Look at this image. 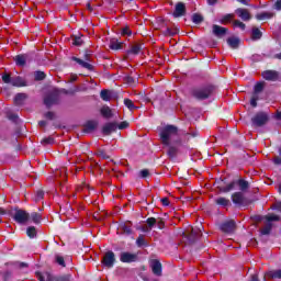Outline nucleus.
I'll return each mask as SVG.
<instances>
[{"label":"nucleus","mask_w":281,"mask_h":281,"mask_svg":"<svg viewBox=\"0 0 281 281\" xmlns=\"http://www.w3.org/2000/svg\"><path fill=\"white\" fill-rule=\"evenodd\" d=\"M124 104L130 111H133V109H137L135 106V103H133V100L131 99H124Z\"/></svg>","instance_id":"obj_51"},{"label":"nucleus","mask_w":281,"mask_h":281,"mask_svg":"<svg viewBox=\"0 0 281 281\" xmlns=\"http://www.w3.org/2000/svg\"><path fill=\"white\" fill-rule=\"evenodd\" d=\"M98 128V121L89 120L83 124V133H93Z\"/></svg>","instance_id":"obj_25"},{"label":"nucleus","mask_w":281,"mask_h":281,"mask_svg":"<svg viewBox=\"0 0 281 281\" xmlns=\"http://www.w3.org/2000/svg\"><path fill=\"white\" fill-rule=\"evenodd\" d=\"M265 91V81H259L254 87V95H258V93H262Z\"/></svg>","instance_id":"obj_38"},{"label":"nucleus","mask_w":281,"mask_h":281,"mask_svg":"<svg viewBox=\"0 0 281 281\" xmlns=\"http://www.w3.org/2000/svg\"><path fill=\"white\" fill-rule=\"evenodd\" d=\"M2 82H4V85H11V87H18V88L27 87V80H25V78L21 76L12 77L8 72H4L2 75Z\"/></svg>","instance_id":"obj_5"},{"label":"nucleus","mask_w":281,"mask_h":281,"mask_svg":"<svg viewBox=\"0 0 281 281\" xmlns=\"http://www.w3.org/2000/svg\"><path fill=\"white\" fill-rule=\"evenodd\" d=\"M88 218H93L94 221H104L109 213H100V212H89L87 213Z\"/></svg>","instance_id":"obj_29"},{"label":"nucleus","mask_w":281,"mask_h":281,"mask_svg":"<svg viewBox=\"0 0 281 281\" xmlns=\"http://www.w3.org/2000/svg\"><path fill=\"white\" fill-rule=\"evenodd\" d=\"M130 123L127 121H123L120 124H117L119 131H124V128H128Z\"/></svg>","instance_id":"obj_59"},{"label":"nucleus","mask_w":281,"mask_h":281,"mask_svg":"<svg viewBox=\"0 0 281 281\" xmlns=\"http://www.w3.org/2000/svg\"><path fill=\"white\" fill-rule=\"evenodd\" d=\"M233 25H234V27H239V30H243V31H245L247 29V25L244 22H241L240 20L233 21Z\"/></svg>","instance_id":"obj_50"},{"label":"nucleus","mask_w":281,"mask_h":281,"mask_svg":"<svg viewBox=\"0 0 281 281\" xmlns=\"http://www.w3.org/2000/svg\"><path fill=\"white\" fill-rule=\"evenodd\" d=\"M55 262L59 265V267H67V263H65V257L60 255H55Z\"/></svg>","instance_id":"obj_49"},{"label":"nucleus","mask_w":281,"mask_h":281,"mask_svg":"<svg viewBox=\"0 0 281 281\" xmlns=\"http://www.w3.org/2000/svg\"><path fill=\"white\" fill-rule=\"evenodd\" d=\"M269 123V114L267 112H257L251 117V124L256 128H261V126H266Z\"/></svg>","instance_id":"obj_9"},{"label":"nucleus","mask_w":281,"mask_h":281,"mask_svg":"<svg viewBox=\"0 0 281 281\" xmlns=\"http://www.w3.org/2000/svg\"><path fill=\"white\" fill-rule=\"evenodd\" d=\"M235 16L236 15H234L233 13H228V14L223 15L220 19L221 25H227V24L232 23V21H234Z\"/></svg>","instance_id":"obj_35"},{"label":"nucleus","mask_w":281,"mask_h":281,"mask_svg":"<svg viewBox=\"0 0 281 281\" xmlns=\"http://www.w3.org/2000/svg\"><path fill=\"white\" fill-rule=\"evenodd\" d=\"M263 80H268L269 82H277L280 79V72L277 70H265L261 72Z\"/></svg>","instance_id":"obj_16"},{"label":"nucleus","mask_w":281,"mask_h":281,"mask_svg":"<svg viewBox=\"0 0 281 281\" xmlns=\"http://www.w3.org/2000/svg\"><path fill=\"white\" fill-rule=\"evenodd\" d=\"M164 36H177V34H179V29L176 27H167L164 32H162Z\"/></svg>","instance_id":"obj_37"},{"label":"nucleus","mask_w":281,"mask_h":281,"mask_svg":"<svg viewBox=\"0 0 281 281\" xmlns=\"http://www.w3.org/2000/svg\"><path fill=\"white\" fill-rule=\"evenodd\" d=\"M142 49H144V44L136 43V44L132 45L131 48L127 50V55L128 56H137V55H139V52H142Z\"/></svg>","instance_id":"obj_27"},{"label":"nucleus","mask_w":281,"mask_h":281,"mask_svg":"<svg viewBox=\"0 0 281 281\" xmlns=\"http://www.w3.org/2000/svg\"><path fill=\"white\" fill-rule=\"evenodd\" d=\"M120 260L124 263L130 265L131 262H137L139 260V257H137V254H132L128 251H123L120 255Z\"/></svg>","instance_id":"obj_15"},{"label":"nucleus","mask_w":281,"mask_h":281,"mask_svg":"<svg viewBox=\"0 0 281 281\" xmlns=\"http://www.w3.org/2000/svg\"><path fill=\"white\" fill-rule=\"evenodd\" d=\"M83 43L85 42L80 36H75V38L72 40V45H75L76 47H80Z\"/></svg>","instance_id":"obj_55"},{"label":"nucleus","mask_w":281,"mask_h":281,"mask_svg":"<svg viewBox=\"0 0 281 281\" xmlns=\"http://www.w3.org/2000/svg\"><path fill=\"white\" fill-rule=\"evenodd\" d=\"M254 223H262L263 227L260 229V236H269L273 231V227L281 221V216L276 213H268L267 215H251Z\"/></svg>","instance_id":"obj_2"},{"label":"nucleus","mask_w":281,"mask_h":281,"mask_svg":"<svg viewBox=\"0 0 281 281\" xmlns=\"http://www.w3.org/2000/svg\"><path fill=\"white\" fill-rule=\"evenodd\" d=\"M203 236V224H200V226L188 228L183 233V238H187L188 243L190 245L196 243L199 238Z\"/></svg>","instance_id":"obj_4"},{"label":"nucleus","mask_w":281,"mask_h":281,"mask_svg":"<svg viewBox=\"0 0 281 281\" xmlns=\"http://www.w3.org/2000/svg\"><path fill=\"white\" fill-rule=\"evenodd\" d=\"M273 16H276L273 12H261L257 13L255 19H257V21H268L269 19H273Z\"/></svg>","instance_id":"obj_31"},{"label":"nucleus","mask_w":281,"mask_h":281,"mask_svg":"<svg viewBox=\"0 0 281 281\" xmlns=\"http://www.w3.org/2000/svg\"><path fill=\"white\" fill-rule=\"evenodd\" d=\"M138 177L140 179H148V177H150V170H148V169L140 170L138 173Z\"/></svg>","instance_id":"obj_53"},{"label":"nucleus","mask_w":281,"mask_h":281,"mask_svg":"<svg viewBox=\"0 0 281 281\" xmlns=\"http://www.w3.org/2000/svg\"><path fill=\"white\" fill-rule=\"evenodd\" d=\"M270 210H276L277 212H281V201L274 202L271 206Z\"/></svg>","instance_id":"obj_58"},{"label":"nucleus","mask_w":281,"mask_h":281,"mask_svg":"<svg viewBox=\"0 0 281 281\" xmlns=\"http://www.w3.org/2000/svg\"><path fill=\"white\" fill-rule=\"evenodd\" d=\"M54 142V137L52 136L42 139V144H44V146L52 145Z\"/></svg>","instance_id":"obj_57"},{"label":"nucleus","mask_w":281,"mask_h":281,"mask_svg":"<svg viewBox=\"0 0 281 281\" xmlns=\"http://www.w3.org/2000/svg\"><path fill=\"white\" fill-rule=\"evenodd\" d=\"M236 186H237L236 180H233L227 186H220L217 188L220 192H222L223 194H227V192H232V190H235Z\"/></svg>","instance_id":"obj_28"},{"label":"nucleus","mask_w":281,"mask_h":281,"mask_svg":"<svg viewBox=\"0 0 281 281\" xmlns=\"http://www.w3.org/2000/svg\"><path fill=\"white\" fill-rule=\"evenodd\" d=\"M7 119L10 120V122H13V124H18V122H19V114L12 113V112H8L7 113Z\"/></svg>","instance_id":"obj_46"},{"label":"nucleus","mask_w":281,"mask_h":281,"mask_svg":"<svg viewBox=\"0 0 281 281\" xmlns=\"http://www.w3.org/2000/svg\"><path fill=\"white\" fill-rule=\"evenodd\" d=\"M26 100H27V93L19 92L15 94L13 102H14L15 106H23L25 104Z\"/></svg>","instance_id":"obj_24"},{"label":"nucleus","mask_w":281,"mask_h":281,"mask_svg":"<svg viewBox=\"0 0 281 281\" xmlns=\"http://www.w3.org/2000/svg\"><path fill=\"white\" fill-rule=\"evenodd\" d=\"M231 199L235 207H247V205L251 204V201L247 199L243 192L233 193Z\"/></svg>","instance_id":"obj_11"},{"label":"nucleus","mask_w":281,"mask_h":281,"mask_svg":"<svg viewBox=\"0 0 281 281\" xmlns=\"http://www.w3.org/2000/svg\"><path fill=\"white\" fill-rule=\"evenodd\" d=\"M45 199V191L43 190H37L35 194L33 195V201L35 203H38L40 201H43Z\"/></svg>","instance_id":"obj_41"},{"label":"nucleus","mask_w":281,"mask_h":281,"mask_svg":"<svg viewBox=\"0 0 281 281\" xmlns=\"http://www.w3.org/2000/svg\"><path fill=\"white\" fill-rule=\"evenodd\" d=\"M155 223H157V220L155 217L147 218L148 227H154Z\"/></svg>","instance_id":"obj_61"},{"label":"nucleus","mask_w":281,"mask_h":281,"mask_svg":"<svg viewBox=\"0 0 281 281\" xmlns=\"http://www.w3.org/2000/svg\"><path fill=\"white\" fill-rule=\"evenodd\" d=\"M237 186L239 187V190H241V192H245V190H249V182L244 180V179H239L236 181Z\"/></svg>","instance_id":"obj_40"},{"label":"nucleus","mask_w":281,"mask_h":281,"mask_svg":"<svg viewBox=\"0 0 281 281\" xmlns=\"http://www.w3.org/2000/svg\"><path fill=\"white\" fill-rule=\"evenodd\" d=\"M227 45L231 49H238L240 47V38L238 37H228Z\"/></svg>","instance_id":"obj_33"},{"label":"nucleus","mask_w":281,"mask_h":281,"mask_svg":"<svg viewBox=\"0 0 281 281\" xmlns=\"http://www.w3.org/2000/svg\"><path fill=\"white\" fill-rule=\"evenodd\" d=\"M204 19L203 15H201V13H193L192 15V23H194L195 25H201V23H203Z\"/></svg>","instance_id":"obj_44"},{"label":"nucleus","mask_w":281,"mask_h":281,"mask_svg":"<svg viewBox=\"0 0 281 281\" xmlns=\"http://www.w3.org/2000/svg\"><path fill=\"white\" fill-rule=\"evenodd\" d=\"M115 131H117V123L115 122L105 123L102 127L103 135H111V133H115Z\"/></svg>","instance_id":"obj_22"},{"label":"nucleus","mask_w":281,"mask_h":281,"mask_svg":"<svg viewBox=\"0 0 281 281\" xmlns=\"http://www.w3.org/2000/svg\"><path fill=\"white\" fill-rule=\"evenodd\" d=\"M100 98L103 100V102H109L111 100V94L109 93V90H101Z\"/></svg>","instance_id":"obj_48"},{"label":"nucleus","mask_w":281,"mask_h":281,"mask_svg":"<svg viewBox=\"0 0 281 281\" xmlns=\"http://www.w3.org/2000/svg\"><path fill=\"white\" fill-rule=\"evenodd\" d=\"M91 56H93V52L86 49L83 54L85 60L78 58V57H72L71 60L80 65L83 69H88V71H94L93 65L89 64L91 63Z\"/></svg>","instance_id":"obj_6"},{"label":"nucleus","mask_w":281,"mask_h":281,"mask_svg":"<svg viewBox=\"0 0 281 281\" xmlns=\"http://www.w3.org/2000/svg\"><path fill=\"white\" fill-rule=\"evenodd\" d=\"M137 247H148V243L144 239V235H139L136 239Z\"/></svg>","instance_id":"obj_47"},{"label":"nucleus","mask_w":281,"mask_h":281,"mask_svg":"<svg viewBox=\"0 0 281 281\" xmlns=\"http://www.w3.org/2000/svg\"><path fill=\"white\" fill-rule=\"evenodd\" d=\"M101 263L108 269H113L115 265V252L112 250L106 251L101 260Z\"/></svg>","instance_id":"obj_14"},{"label":"nucleus","mask_w":281,"mask_h":281,"mask_svg":"<svg viewBox=\"0 0 281 281\" xmlns=\"http://www.w3.org/2000/svg\"><path fill=\"white\" fill-rule=\"evenodd\" d=\"M267 278H270V280H281V269L270 270L266 272L263 277V281H267Z\"/></svg>","instance_id":"obj_26"},{"label":"nucleus","mask_w":281,"mask_h":281,"mask_svg":"<svg viewBox=\"0 0 281 281\" xmlns=\"http://www.w3.org/2000/svg\"><path fill=\"white\" fill-rule=\"evenodd\" d=\"M164 146L168 147L167 155L169 159H177V156L179 155V146H183V139L178 137L177 139L172 140V143H169V145Z\"/></svg>","instance_id":"obj_8"},{"label":"nucleus","mask_w":281,"mask_h":281,"mask_svg":"<svg viewBox=\"0 0 281 281\" xmlns=\"http://www.w3.org/2000/svg\"><path fill=\"white\" fill-rule=\"evenodd\" d=\"M213 35L217 38H223V36H226V34L229 32V29L225 26H221L218 24H213L212 26Z\"/></svg>","instance_id":"obj_18"},{"label":"nucleus","mask_w":281,"mask_h":281,"mask_svg":"<svg viewBox=\"0 0 281 281\" xmlns=\"http://www.w3.org/2000/svg\"><path fill=\"white\" fill-rule=\"evenodd\" d=\"M274 10L281 11V0L274 2Z\"/></svg>","instance_id":"obj_63"},{"label":"nucleus","mask_w":281,"mask_h":281,"mask_svg":"<svg viewBox=\"0 0 281 281\" xmlns=\"http://www.w3.org/2000/svg\"><path fill=\"white\" fill-rule=\"evenodd\" d=\"M98 156L101 157V159H111V156H109L104 149H99Z\"/></svg>","instance_id":"obj_56"},{"label":"nucleus","mask_w":281,"mask_h":281,"mask_svg":"<svg viewBox=\"0 0 281 281\" xmlns=\"http://www.w3.org/2000/svg\"><path fill=\"white\" fill-rule=\"evenodd\" d=\"M122 45H124V43L120 42V40L117 38H111L110 43H109V47L113 50V52H117L120 49H122Z\"/></svg>","instance_id":"obj_30"},{"label":"nucleus","mask_w":281,"mask_h":281,"mask_svg":"<svg viewBox=\"0 0 281 281\" xmlns=\"http://www.w3.org/2000/svg\"><path fill=\"white\" fill-rule=\"evenodd\" d=\"M30 221L35 223V225H38L41 221H43V215H41V213H32L30 214Z\"/></svg>","instance_id":"obj_39"},{"label":"nucleus","mask_w":281,"mask_h":281,"mask_svg":"<svg viewBox=\"0 0 281 281\" xmlns=\"http://www.w3.org/2000/svg\"><path fill=\"white\" fill-rule=\"evenodd\" d=\"M60 102V94L58 92H50L44 98V104L46 109H52L54 104H59Z\"/></svg>","instance_id":"obj_13"},{"label":"nucleus","mask_w":281,"mask_h":281,"mask_svg":"<svg viewBox=\"0 0 281 281\" xmlns=\"http://www.w3.org/2000/svg\"><path fill=\"white\" fill-rule=\"evenodd\" d=\"M216 205H220L221 207H232V202L227 198H217L215 200Z\"/></svg>","instance_id":"obj_34"},{"label":"nucleus","mask_w":281,"mask_h":281,"mask_svg":"<svg viewBox=\"0 0 281 281\" xmlns=\"http://www.w3.org/2000/svg\"><path fill=\"white\" fill-rule=\"evenodd\" d=\"M133 222L127 221L120 224V229L125 236H133Z\"/></svg>","instance_id":"obj_21"},{"label":"nucleus","mask_w":281,"mask_h":281,"mask_svg":"<svg viewBox=\"0 0 281 281\" xmlns=\"http://www.w3.org/2000/svg\"><path fill=\"white\" fill-rule=\"evenodd\" d=\"M258 100H259L258 94H252L250 99V106H252V109H256V106H258Z\"/></svg>","instance_id":"obj_54"},{"label":"nucleus","mask_w":281,"mask_h":281,"mask_svg":"<svg viewBox=\"0 0 281 281\" xmlns=\"http://www.w3.org/2000/svg\"><path fill=\"white\" fill-rule=\"evenodd\" d=\"M100 113L105 120H111V117H113V110H111L109 105H103L100 109Z\"/></svg>","instance_id":"obj_32"},{"label":"nucleus","mask_w":281,"mask_h":281,"mask_svg":"<svg viewBox=\"0 0 281 281\" xmlns=\"http://www.w3.org/2000/svg\"><path fill=\"white\" fill-rule=\"evenodd\" d=\"M212 93H214V86L210 85L191 90L192 98L199 101L209 100V98H212Z\"/></svg>","instance_id":"obj_3"},{"label":"nucleus","mask_w":281,"mask_h":281,"mask_svg":"<svg viewBox=\"0 0 281 281\" xmlns=\"http://www.w3.org/2000/svg\"><path fill=\"white\" fill-rule=\"evenodd\" d=\"M121 35H122V36H133V31H131V27L124 26V27L121 30Z\"/></svg>","instance_id":"obj_52"},{"label":"nucleus","mask_w":281,"mask_h":281,"mask_svg":"<svg viewBox=\"0 0 281 281\" xmlns=\"http://www.w3.org/2000/svg\"><path fill=\"white\" fill-rule=\"evenodd\" d=\"M56 214V216H57V218H60V221H66V218H68V221H71V212H67V213H61L60 214V212H56L55 213Z\"/></svg>","instance_id":"obj_45"},{"label":"nucleus","mask_w":281,"mask_h":281,"mask_svg":"<svg viewBox=\"0 0 281 281\" xmlns=\"http://www.w3.org/2000/svg\"><path fill=\"white\" fill-rule=\"evenodd\" d=\"M9 214L13 218L15 223L19 225H26V223H30V213L29 212H15L14 214L8 213V212H0V215Z\"/></svg>","instance_id":"obj_10"},{"label":"nucleus","mask_w":281,"mask_h":281,"mask_svg":"<svg viewBox=\"0 0 281 281\" xmlns=\"http://www.w3.org/2000/svg\"><path fill=\"white\" fill-rule=\"evenodd\" d=\"M16 67H25L27 60H30V54H20L13 58Z\"/></svg>","instance_id":"obj_19"},{"label":"nucleus","mask_w":281,"mask_h":281,"mask_svg":"<svg viewBox=\"0 0 281 281\" xmlns=\"http://www.w3.org/2000/svg\"><path fill=\"white\" fill-rule=\"evenodd\" d=\"M44 117H46V120H54L56 117V114L52 111H48L44 114Z\"/></svg>","instance_id":"obj_60"},{"label":"nucleus","mask_w":281,"mask_h":281,"mask_svg":"<svg viewBox=\"0 0 281 281\" xmlns=\"http://www.w3.org/2000/svg\"><path fill=\"white\" fill-rule=\"evenodd\" d=\"M187 9H186V3L183 2H178L175 5V10L172 12V16L175 19H180V16H186Z\"/></svg>","instance_id":"obj_17"},{"label":"nucleus","mask_w":281,"mask_h":281,"mask_svg":"<svg viewBox=\"0 0 281 281\" xmlns=\"http://www.w3.org/2000/svg\"><path fill=\"white\" fill-rule=\"evenodd\" d=\"M26 236H29L30 238H36V236H38V232L36 231V227L29 226L26 228Z\"/></svg>","instance_id":"obj_42"},{"label":"nucleus","mask_w":281,"mask_h":281,"mask_svg":"<svg viewBox=\"0 0 281 281\" xmlns=\"http://www.w3.org/2000/svg\"><path fill=\"white\" fill-rule=\"evenodd\" d=\"M160 202L164 205V207H168V205H170V200L168 198H162Z\"/></svg>","instance_id":"obj_62"},{"label":"nucleus","mask_w":281,"mask_h":281,"mask_svg":"<svg viewBox=\"0 0 281 281\" xmlns=\"http://www.w3.org/2000/svg\"><path fill=\"white\" fill-rule=\"evenodd\" d=\"M235 13L241 21H251V13H249V10L247 9L238 8L235 10Z\"/></svg>","instance_id":"obj_23"},{"label":"nucleus","mask_w":281,"mask_h":281,"mask_svg":"<svg viewBox=\"0 0 281 281\" xmlns=\"http://www.w3.org/2000/svg\"><path fill=\"white\" fill-rule=\"evenodd\" d=\"M181 135L186 137L184 142H190L191 137H199V131H179V127H177L176 125L168 124L164 126L159 133L162 146H170V144H172V142L175 140L172 139V137H179Z\"/></svg>","instance_id":"obj_1"},{"label":"nucleus","mask_w":281,"mask_h":281,"mask_svg":"<svg viewBox=\"0 0 281 281\" xmlns=\"http://www.w3.org/2000/svg\"><path fill=\"white\" fill-rule=\"evenodd\" d=\"M220 229L223 234H234L236 232V221L226 220L220 224Z\"/></svg>","instance_id":"obj_12"},{"label":"nucleus","mask_w":281,"mask_h":281,"mask_svg":"<svg viewBox=\"0 0 281 281\" xmlns=\"http://www.w3.org/2000/svg\"><path fill=\"white\" fill-rule=\"evenodd\" d=\"M36 278L38 281H71V274H61L54 277L49 272H36Z\"/></svg>","instance_id":"obj_7"},{"label":"nucleus","mask_w":281,"mask_h":281,"mask_svg":"<svg viewBox=\"0 0 281 281\" xmlns=\"http://www.w3.org/2000/svg\"><path fill=\"white\" fill-rule=\"evenodd\" d=\"M150 267H151V271H153L154 276L161 277L162 266H161V261H159V259H153L150 261Z\"/></svg>","instance_id":"obj_20"},{"label":"nucleus","mask_w":281,"mask_h":281,"mask_svg":"<svg viewBox=\"0 0 281 281\" xmlns=\"http://www.w3.org/2000/svg\"><path fill=\"white\" fill-rule=\"evenodd\" d=\"M273 164H274L276 166H281V157H280V156L274 157Z\"/></svg>","instance_id":"obj_64"},{"label":"nucleus","mask_w":281,"mask_h":281,"mask_svg":"<svg viewBox=\"0 0 281 281\" xmlns=\"http://www.w3.org/2000/svg\"><path fill=\"white\" fill-rule=\"evenodd\" d=\"M45 78H47V75L44 71L36 70L34 72V80L36 82H41V80H45Z\"/></svg>","instance_id":"obj_43"},{"label":"nucleus","mask_w":281,"mask_h":281,"mask_svg":"<svg viewBox=\"0 0 281 281\" xmlns=\"http://www.w3.org/2000/svg\"><path fill=\"white\" fill-rule=\"evenodd\" d=\"M262 38V32L258 27L251 30V41H260Z\"/></svg>","instance_id":"obj_36"}]
</instances>
